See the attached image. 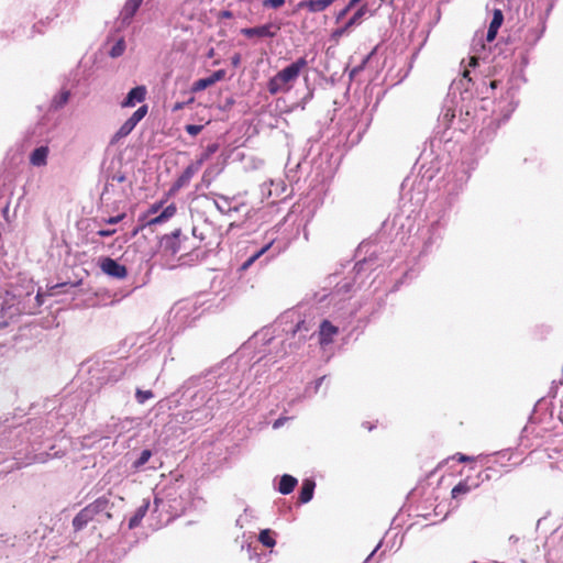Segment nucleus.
<instances>
[{
  "label": "nucleus",
  "instance_id": "f257e3e1",
  "mask_svg": "<svg viewBox=\"0 0 563 563\" xmlns=\"http://www.w3.org/2000/svg\"><path fill=\"white\" fill-rule=\"evenodd\" d=\"M308 62L305 57L297 60L277 71L268 81L267 90L272 96L289 92L297 82L301 71L306 69Z\"/></svg>",
  "mask_w": 563,
  "mask_h": 563
},
{
  "label": "nucleus",
  "instance_id": "f03ea898",
  "mask_svg": "<svg viewBox=\"0 0 563 563\" xmlns=\"http://www.w3.org/2000/svg\"><path fill=\"white\" fill-rule=\"evenodd\" d=\"M111 507L112 504L108 497L97 498L75 516L73 519L74 530L80 531L91 521L104 522L110 520L112 518Z\"/></svg>",
  "mask_w": 563,
  "mask_h": 563
},
{
  "label": "nucleus",
  "instance_id": "7ed1b4c3",
  "mask_svg": "<svg viewBox=\"0 0 563 563\" xmlns=\"http://www.w3.org/2000/svg\"><path fill=\"white\" fill-rule=\"evenodd\" d=\"M99 267L102 273L117 279H124L128 276L126 267L111 257H101L99 260Z\"/></svg>",
  "mask_w": 563,
  "mask_h": 563
},
{
  "label": "nucleus",
  "instance_id": "20e7f679",
  "mask_svg": "<svg viewBox=\"0 0 563 563\" xmlns=\"http://www.w3.org/2000/svg\"><path fill=\"white\" fill-rule=\"evenodd\" d=\"M280 31V25L276 23H266L264 25L243 29L241 32L246 37H275Z\"/></svg>",
  "mask_w": 563,
  "mask_h": 563
},
{
  "label": "nucleus",
  "instance_id": "39448f33",
  "mask_svg": "<svg viewBox=\"0 0 563 563\" xmlns=\"http://www.w3.org/2000/svg\"><path fill=\"white\" fill-rule=\"evenodd\" d=\"M198 166L190 164L188 165L185 170L181 173V175L175 180V183L172 185L167 192V198L176 195L183 187L187 186L194 175L198 172Z\"/></svg>",
  "mask_w": 563,
  "mask_h": 563
},
{
  "label": "nucleus",
  "instance_id": "423d86ee",
  "mask_svg": "<svg viewBox=\"0 0 563 563\" xmlns=\"http://www.w3.org/2000/svg\"><path fill=\"white\" fill-rule=\"evenodd\" d=\"M336 0H301L297 3L292 13L300 10H307L310 13H318L325 11Z\"/></svg>",
  "mask_w": 563,
  "mask_h": 563
},
{
  "label": "nucleus",
  "instance_id": "0eeeda50",
  "mask_svg": "<svg viewBox=\"0 0 563 563\" xmlns=\"http://www.w3.org/2000/svg\"><path fill=\"white\" fill-rule=\"evenodd\" d=\"M339 328L332 324L329 320H323L319 327V344L324 347L334 341L338 335Z\"/></svg>",
  "mask_w": 563,
  "mask_h": 563
},
{
  "label": "nucleus",
  "instance_id": "6e6552de",
  "mask_svg": "<svg viewBox=\"0 0 563 563\" xmlns=\"http://www.w3.org/2000/svg\"><path fill=\"white\" fill-rule=\"evenodd\" d=\"M146 97V87L137 86L131 89L126 96V98L122 101L121 106L123 108L134 107L137 102H142Z\"/></svg>",
  "mask_w": 563,
  "mask_h": 563
},
{
  "label": "nucleus",
  "instance_id": "1a4fd4ad",
  "mask_svg": "<svg viewBox=\"0 0 563 563\" xmlns=\"http://www.w3.org/2000/svg\"><path fill=\"white\" fill-rule=\"evenodd\" d=\"M143 0H126L121 12H120V19L122 21V24H130L131 20L137 12L139 8L141 7Z\"/></svg>",
  "mask_w": 563,
  "mask_h": 563
},
{
  "label": "nucleus",
  "instance_id": "9d476101",
  "mask_svg": "<svg viewBox=\"0 0 563 563\" xmlns=\"http://www.w3.org/2000/svg\"><path fill=\"white\" fill-rule=\"evenodd\" d=\"M314 487L316 483L313 479H305L299 492L298 501L300 504L309 503L313 497Z\"/></svg>",
  "mask_w": 563,
  "mask_h": 563
},
{
  "label": "nucleus",
  "instance_id": "9b49d317",
  "mask_svg": "<svg viewBox=\"0 0 563 563\" xmlns=\"http://www.w3.org/2000/svg\"><path fill=\"white\" fill-rule=\"evenodd\" d=\"M177 212V208L175 203L168 205L158 216L152 218L147 221V225H157L166 222L170 218H173Z\"/></svg>",
  "mask_w": 563,
  "mask_h": 563
},
{
  "label": "nucleus",
  "instance_id": "f8f14e48",
  "mask_svg": "<svg viewBox=\"0 0 563 563\" xmlns=\"http://www.w3.org/2000/svg\"><path fill=\"white\" fill-rule=\"evenodd\" d=\"M49 150L47 146H40L35 148L30 155V163L33 166H45L47 163Z\"/></svg>",
  "mask_w": 563,
  "mask_h": 563
},
{
  "label": "nucleus",
  "instance_id": "ddd939ff",
  "mask_svg": "<svg viewBox=\"0 0 563 563\" xmlns=\"http://www.w3.org/2000/svg\"><path fill=\"white\" fill-rule=\"evenodd\" d=\"M136 126V123L129 118L121 126L120 129L114 133V135L111 139V144L118 143L121 139L128 136Z\"/></svg>",
  "mask_w": 563,
  "mask_h": 563
},
{
  "label": "nucleus",
  "instance_id": "4468645a",
  "mask_svg": "<svg viewBox=\"0 0 563 563\" xmlns=\"http://www.w3.org/2000/svg\"><path fill=\"white\" fill-rule=\"evenodd\" d=\"M179 236V229L175 230L170 235L165 236V249L168 250L172 255H175L180 251Z\"/></svg>",
  "mask_w": 563,
  "mask_h": 563
},
{
  "label": "nucleus",
  "instance_id": "2eb2a0df",
  "mask_svg": "<svg viewBox=\"0 0 563 563\" xmlns=\"http://www.w3.org/2000/svg\"><path fill=\"white\" fill-rule=\"evenodd\" d=\"M297 485V478L291 475L285 474L280 477L278 492L283 495L290 494Z\"/></svg>",
  "mask_w": 563,
  "mask_h": 563
},
{
  "label": "nucleus",
  "instance_id": "dca6fc26",
  "mask_svg": "<svg viewBox=\"0 0 563 563\" xmlns=\"http://www.w3.org/2000/svg\"><path fill=\"white\" fill-rule=\"evenodd\" d=\"M368 8L366 3L360 5V8L354 12V14L346 21L347 27L352 29L355 25H360L363 16L366 14Z\"/></svg>",
  "mask_w": 563,
  "mask_h": 563
},
{
  "label": "nucleus",
  "instance_id": "f3484780",
  "mask_svg": "<svg viewBox=\"0 0 563 563\" xmlns=\"http://www.w3.org/2000/svg\"><path fill=\"white\" fill-rule=\"evenodd\" d=\"M219 150V145L217 143L209 144L203 153L200 155V157L196 161V163H192L194 165L198 166V169L202 166V164L208 161L217 151Z\"/></svg>",
  "mask_w": 563,
  "mask_h": 563
},
{
  "label": "nucleus",
  "instance_id": "a211bd4d",
  "mask_svg": "<svg viewBox=\"0 0 563 563\" xmlns=\"http://www.w3.org/2000/svg\"><path fill=\"white\" fill-rule=\"evenodd\" d=\"M258 541L266 548H273L276 544L274 532L271 529H264L258 534Z\"/></svg>",
  "mask_w": 563,
  "mask_h": 563
},
{
  "label": "nucleus",
  "instance_id": "6ab92c4d",
  "mask_svg": "<svg viewBox=\"0 0 563 563\" xmlns=\"http://www.w3.org/2000/svg\"><path fill=\"white\" fill-rule=\"evenodd\" d=\"M472 490V486L467 483V481H461L457 485L452 488L451 495L452 498L456 499L463 495L468 494Z\"/></svg>",
  "mask_w": 563,
  "mask_h": 563
},
{
  "label": "nucleus",
  "instance_id": "aec40b11",
  "mask_svg": "<svg viewBox=\"0 0 563 563\" xmlns=\"http://www.w3.org/2000/svg\"><path fill=\"white\" fill-rule=\"evenodd\" d=\"M213 86V82L211 80V77H206V78H200L198 80H196L192 86H191V91L192 92H199V91H202L205 89H207L208 87H211Z\"/></svg>",
  "mask_w": 563,
  "mask_h": 563
},
{
  "label": "nucleus",
  "instance_id": "412c9836",
  "mask_svg": "<svg viewBox=\"0 0 563 563\" xmlns=\"http://www.w3.org/2000/svg\"><path fill=\"white\" fill-rule=\"evenodd\" d=\"M504 22V14L500 9H495L493 12V20L490 21L489 27L494 30H499Z\"/></svg>",
  "mask_w": 563,
  "mask_h": 563
},
{
  "label": "nucleus",
  "instance_id": "4be33fe9",
  "mask_svg": "<svg viewBox=\"0 0 563 563\" xmlns=\"http://www.w3.org/2000/svg\"><path fill=\"white\" fill-rule=\"evenodd\" d=\"M147 508H148V505H144V506H142V507H140V508L137 509V511L135 512V515H134V516L130 519V521H129V527H130V528H134V527H136V526L140 523V521L142 520V518L144 517V515H145V512H146Z\"/></svg>",
  "mask_w": 563,
  "mask_h": 563
},
{
  "label": "nucleus",
  "instance_id": "5701e85b",
  "mask_svg": "<svg viewBox=\"0 0 563 563\" xmlns=\"http://www.w3.org/2000/svg\"><path fill=\"white\" fill-rule=\"evenodd\" d=\"M152 456V451L146 449V450H143L139 456V459L133 463V467L135 470H139L141 468L143 465H145L148 460L151 459Z\"/></svg>",
  "mask_w": 563,
  "mask_h": 563
},
{
  "label": "nucleus",
  "instance_id": "b1692460",
  "mask_svg": "<svg viewBox=\"0 0 563 563\" xmlns=\"http://www.w3.org/2000/svg\"><path fill=\"white\" fill-rule=\"evenodd\" d=\"M125 49V43L124 40H119L110 49V56L111 57H119L123 54Z\"/></svg>",
  "mask_w": 563,
  "mask_h": 563
},
{
  "label": "nucleus",
  "instance_id": "393cba45",
  "mask_svg": "<svg viewBox=\"0 0 563 563\" xmlns=\"http://www.w3.org/2000/svg\"><path fill=\"white\" fill-rule=\"evenodd\" d=\"M148 107L146 104L141 106L130 117L133 122L136 124L147 114Z\"/></svg>",
  "mask_w": 563,
  "mask_h": 563
},
{
  "label": "nucleus",
  "instance_id": "a878e982",
  "mask_svg": "<svg viewBox=\"0 0 563 563\" xmlns=\"http://www.w3.org/2000/svg\"><path fill=\"white\" fill-rule=\"evenodd\" d=\"M148 107L146 104L141 106L130 117L133 122L136 124L147 114Z\"/></svg>",
  "mask_w": 563,
  "mask_h": 563
},
{
  "label": "nucleus",
  "instance_id": "bb28decb",
  "mask_svg": "<svg viewBox=\"0 0 563 563\" xmlns=\"http://www.w3.org/2000/svg\"><path fill=\"white\" fill-rule=\"evenodd\" d=\"M153 397H154V394L152 393V390L136 389V391H135V398L139 404H144L146 400H148Z\"/></svg>",
  "mask_w": 563,
  "mask_h": 563
},
{
  "label": "nucleus",
  "instance_id": "cd10ccee",
  "mask_svg": "<svg viewBox=\"0 0 563 563\" xmlns=\"http://www.w3.org/2000/svg\"><path fill=\"white\" fill-rule=\"evenodd\" d=\"M350 31H351V29H350V27H347V25H346V24H344L342 27H338V29H335V30L332 32V34H331V38H332L333 41H335V42H339V40H340L343 35L347 34Z\"/></svg>",
  "mask_w": 563,
  "mask_h": 563
},
{
  "label": "nucleus",
  "instance_id": "c85d7f7f",
  "mask_svg": "<svg viewBox=\"0 0 563 563\" xmlns=\"http://www.w3.org/2000/svg\"><path fill=\"white\" fill-rule=\"evenodd\" d=\"M285 4V0H264L263 7L264 8H273L278 9Z\"/></svg>",
  "mask_w": 563,
  "mask_h": 563
},
{
  "label": "nucleus",
  "instance_id": "c756f323",
  "mask_svg": "<svg viewBox=\"0 0 563 563\" xmlns=\"http://www.w3.org/2000/svg\"><path fill=\"white\" fill-rule=\"evenodd\" d=\"M202 129H203L202 125H196V124H187L185 126L186 132L188 134H190L191 136L198 135L202 131Z\"/></svg>",
  "mask_w": 563,
  "mask_h": 563
},
{
  "label": "nucleus",
  "instance_id": "7c9ffc66",
  "mask_svg": "<svg viewBox=\"0 0 563 563\" xmlns=\"http://www.w3.org/2000/svg\"><path fill=\"white\" fill-rule=\"evenodd\" d=\"M69 97H70L69 91H63V92L59 95L58 99H57V100H55L56 107H63V106H65V104L68 102Z\"/></svg>",
  "mask_w": 563,
  "mask_h": 563
},
{
  "label": "nucleus",
  "instance_id": "2f4dec72",
  "mask_svg": "<svg viewBox=\"0 0 563 563\" xmlns=\"http://www.w3.org/2000/svg\"><path fill=\"white\" fill-rule=\"evenodd\" d=\"M225 70L224 69H219V70H216L210 77H211V80L214 84H217L218 81H221L225 78Z\"/></svg>",
  "mask_w": 563,
  "mask_h": 563
},
{
  "label": "nucleus",
  "instance_id": "473e14b6",
  "mask_svg": "<svg viewBox=\"0 0 563 563\" xmlns=\"http://www.w3.org/2000/svg\"><path fill=\"white\" fill-rule=\"evenodd\" d=\"M167 200H168V198L166 197L164 200H161L159 202L153 203V205L150 207V209H148L147 213H148V214L157 213V212L162 209V207L165 205V202H166Z\"/></svg>",
  "mask_w": 563,
  "mask_h": 563
},
{
  "label": "nucleus",
  "instance_id": "72a5a7b5",
  "mask_svg": "<svg viewBox=\"0 0 563 563\" xmlns=\"http://www.w3.org/2000/svg\"><path fill=\"white\" fill-rule=\"evenodd\" d=\"M354 7H351L350 5V2L341 10L338 12V14L335 15V20L336 22H339L340 20H342L343 18L346 16V14L353 9Z\"/></svg>",
  "mask_w": 563,
  "mask_h": 563
},
{
  "label": "nucleus",
  "instance_id": "f704fd0d",
  "mask_svg": "<svg viewBox=\"0 0 563 563\" xmlns=\"http://www.w3.org/2000/svg\"><path fill=\"white\" fill-rule=\"evenodd\" d=\"M194 100H195V98H194V97H191V98H190L188 101H186V102H176V103L173 106L172 111H173V112L180 111V110H183L187 104L192 103V102H194Z\"/></svg>",
  "mask_w": 563,
  "mask_h": 563
},
{
  "label": "nucleus",
  "instance_id": "c9c22d12",
  "mask_svg": "<svg viewBox=\"0 0 563 563\" xmlns=\"http://www.w3.org/2000/svg\"><path fill=\"white\" fill-rule=\"evenodd\" d=\"M124 217H125V214L121 213L119 216L110 217V218L106 219L104 222L108 223V224H117L120 221H122L124 219Z\"/></svg>",
  "mask_w": 563,
  "mask_h": 563
},
{
  "label": "nucleus",
  "instance_id": "e433bc0d",
  "mask_svg": "<svg viewBox=\"0 0 563 563\" xmlns=\"http://www.w3.org/2000/svg\"><path fill=\"white\" fill-rule=\"evenodd\" d=\"M115 232H117L115 229H101L97 232V235L107 238V236L113 235Z\"/></svg>",
  "mask_w": 563,
  "mask_h": 563
},
{
  "label": "nucleus",
  "instance_id": "4c0bfd02",
  "mask_svg": "<svg viewBox=\"0 0 563 563\" xmlns=\"http://www.w3.org/2000/svg\"><path fill=\"white\" fill-rule=\"evenodd\" d=\"M454 459L461 463H464V462H470V461H473L474 457H471V456H467V455H464L462 453H456L454 455Z\"/></svg>",
  "mask_w": 563,
  "mask_h": 563
},
{
  "label": "nucleus",
  "instance_id": "58836bf2",
  "mask_svg": "<svg viewBox=\"0 0 563 563\" xmlns=\"http://www.w3.org/2000/svg\"><path fill=\"white\" fill-rule=\"evenodd\" d=\"M497 33H498V31H497V30H494V29L488 27L487 35H486V40H487L488 42H493V41L496 38Z\"/></svg>",
  "mask_w": 563,
  "mask_h": 563
},
{
  "label": "nucleus",
  "instance_id": "ea45409f",
  "mask_svg": "<svg viewBox=\"0 0 563 563\" xmlns=\"http://www.w3.org/2000/svg\"><path fill=\"white\" fill-rule=\"evenodd\" d=\"M231 63L234 67H238L241 63V55L239 53L234 54L231 58Z\"/></svg>",
  "mask_w": 563,
  "mask_h": 563
},
{
  "label": "nucleus",
  "instance_id": "a19ab883",
  "mask_svg": "<svg viewBox=\"0 0 563 563\" xmlns=\"http://www.w3.org/2000/svg\"><path fill=\"white\" fill-rule=\"evenodd\" d=\"M363 427L366 428L368 431H372L375 428V426L372 424L371 422H364Z\"/></svg>",
  "mask_w": 563,
  "mask_h": 563
},
{
  "label": "nucleus",
  "instance_id": "79ce46f5",
  "mask_svg": "<svg viewBox=\"0 0 563 563\" xmlns=\"http://www.w3.org/2000/svg\"><path fill=\"white\" fill-rule=\"evenodd\" d=\"M284 420H285L284 418H279V419H277V420L274 422V428H278V427H280V426L283 424Z\"/></svg>",
  "mask_w": 563,
  "mask_h": 563
},
{
  "label": "nucleus",
  "instance_id": "37998d69",
  "mask_svg": "<svg viewBox=\"0 0 563 563\" xmlns=\"http://www.w3.org/2000/svg\"><path fill=\"white\" fill-rule=\"evenodd\" d=\"M476 65H477V57H475V56L471 57V59H470V66H473V67H474V66H476Z\"/></svg>",
  "mask_w": 563,
  "mask_h": 563
},
{
  "label": "nucleus",
  "instance_id": "c03bdc74",
  "mask_svg": "<svg viewBox=\"0 0 563 563\" xmlns=\"http://www.w3.org/2000/svg\"><path fill=\"white\" fill-rule=\"evenodd\" d=\"M362 0H350V5L351 7H356Z\"/></svg>",
  "mask_w": 563,
  "mask_h": 563
},
{
  "label": "nucleus",
  "instance_id": "a18cd8bd",
  "mask_svg": "<svg viewBox=\"0 0 563 563\" xmlns=\"http://www.w3.org/2000/svg\"><path fill=\"white\" fill-rule=\"evenodd\" d=\"M115 179L119 181V183H122L125 180V177L123 175L121 176H117Z\"/></svg>",
  "mask_w": 563,
  "mask_h": 563
},
{
  "label": "nucleus",
  "instance_id": "49530a36",
  "mask_svg": "<svg viewBox=\"0 0 563 563\" xmlns=\"http://www.w3.org/2000/svg\"><path fill=\"white\" fill-rule=\"evenodd\" d=\"M222 15L225 18H230L232 14L230 11H224V12H222Z\"/></svg>",
  "mask_w": 563,
  "mask_h": 563
},
{
  "label": "nucleus",
  "instance_id": "de8ad7c7",
  "mask_svg": "<svg viewBox=\"0 0 563 563\" xmlns=\"http://www.w3.org/2000/svg\"><path fill=\"white\" fill-rule=\"evenodd\" d=\"M490 87H492V88H496V87H497V81H496V80H493V81L490 82Z\"/></svg>",
  "mask_w": 563,
  "mask_h": 563
},
{
  "label": "nucleus",
  "instance_id": "09e8293b",
  "mask_svg": "<svg viewBox=\"0 0 563 563\" xmlns=\"http://www.w3.org/2000/svg\"><path fill=\"white\" fill-rule=\"evenodd\" d=\"M265 249L261 250L258 254H256L254 257H257L260 254L264 253Z\"/></svg>",
  "mask_w": 563,
  "mask_h": 563
},
{
  "label": "nucleus",
  "instance_id": "8fccbe9b",
  "mask_svg": "<svg viewBox=\"0 0 563 563\" xmlns=\"http://www.w3.org/2000/svg\"><path fill=\"white\" fill-rule=\"evenodd\" d=\"M464 77H467L468 76V70H465L464 74H463Z\"/></svg>",
  "mask_w": 563,
  "mask_h": 563
}]
</instances>
